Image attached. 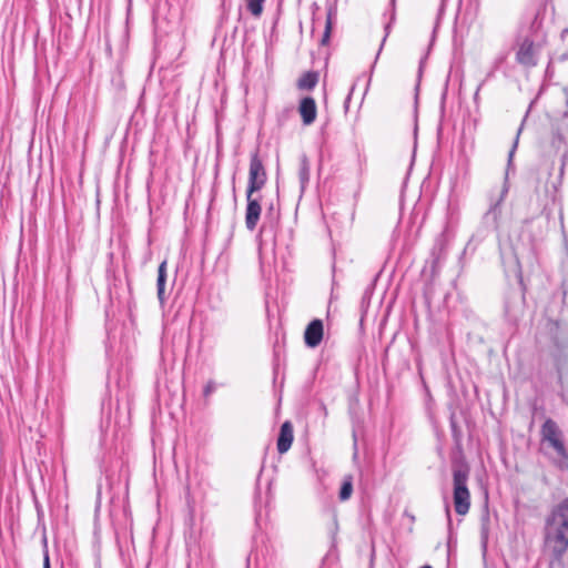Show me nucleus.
Returning a JSON list of instances; mask_svg holds the SVG:
<instances>
[{"instance_id": "nucleus-1", "label": "nucleus", "mask_w": 568, "mask_h": 568, "mask_svg": "<svg viewBox=\"0 0 568 568\" xmlns=\"http://www.w3.org/2000/svg\"><path fill=\"white\" fill-rule=\"evenodd\" d=\"M544 548L556 562H560L568 550V497L558 503L545 519Z\"/></svg>"}, {"instance_id": "nucleus-2", "label": "nucleus", "mask_w": 568, "mask_h": 568, "mask_svg": "<svg viewBox=\"0 0 568 568\" xmlns=\"http://www.w3.org/2000/svg\"><path fill=\"white\" fill-rule=\"evenodd\" d=\"M452 473L454 508L458 515L465 516L470 508V493L467 487L470 467L463 458L455 459L452 464Z\"/></svg>"}, {"instance_id": "nucleus-3", "label": "nucleus", "mask_w": 568, "mask_h": 568, "mask_svg": "<svg viewBox=\"0 0 568 568\" xmlns=\"http://www.w3.org/2000/svg\"><path fill=\"white\" fill-rule=\"evenodd\" d=\"M540 436L541 442L548 443L558 455L559 458L555 460V465L561 470L568 469V450L564 443L562 432L554 419L547 418L544 422L540 428Z\"/></svg>"}, {"instance_id": "nucleus-4", "label": "nucleus", "mask_w": 568, "mask_h": 568, "mask_svg": "<svg viewBox=\"0 0 568 568\" xmlns=\"http://www.w3.org/2000/svg\"><path fill=\"white\" fill-rule=\"evenodd\" d=\"M266 181L267 173L264 164L258 155V152H254L250 160L246 197H250V194H254L255 192L260 191L265 185Z\"/></svg>"}, {"instance_id": "nucleus-5", "label": "nucleus", "mask_w": 568, "mask_h": 568, "mask_svg": "<svg viewBox=\"0 0 568 568\" xmlns=\"http://www.w3.org/2000/svg\"><path fill=\"white\" fill-rule=\"evenodd\" d=\"M538 53L539 49L535 42L529 38H524L518 44L516 61L526 68H532L538 62Z\"/></svg>"}, {"instance_id": "nucleus-6", "label": "nucleus", "mask_w": 568, "mask_h": 568, "mask_svg": "<svg viewBox=\"0 0 568 568\" xmlns=\"http://www.w3.org/2000/svg\"><path fill=\"white\" fill-rule=\"evenodd\" d=\"M507 191V187H504L499 199L495 203H493L489 210L484 214L481 223L486 231L497 230L498 221L501 213L500 204L504 201Z\"/></svg>"}, {"instance_id": "nucleus-7", "label": "nucleus", "mask_w": 568, "mask_h": 568, "mask_svg": "<svg viewBox=\"0 0 568 568\" xmlns=\"http://www.w3.org/2000/svg\"><path fill=\"white\" fill-rule=\"evenodd\" d=\"M246 211H245V225L250 231H254L262 212V207L257 197H253V194H250V197H246Z\"/></svg>"}, {"instance_id": "nucleus-8", "label": "nucleus", "mask_w": 568, "mask_h": 568, "mask_svg": "<svg viewBox=\"0 0 568 568\" xmlns=\"http://www.w3.org/2000/svg\"><path fill=\"white\" fill-rule=\"evenodd\" d=\"M323 338V323L321 320H313L304 332V341L308 347H316Z\"/></svg>"}, {"instance_id": "nucleus-9", "label": "nucleus", "mask_w": 568, "mask_h": 568, "mask_svg": "<svg viewBox=\"0 0 568 568\" xmlns=\"http://www.w3.org/2000/svg\"><path fill=\"white\" fill-rule=\"evenodd\" d=\"M298 112L302 116L303 124L311 125L317 114L315 100L312 97L303 98L298 105Z\"/></svg>"}, {"instance_id": "nucleus-10", "label": "nucleus", "mask_w": 568, "mask_h": 568, "mask_svg": "<svg viewBox=\"0 0 568 568\" xmlns=\"http://www.w3.org/2000/svg\"><path fill=\"white\" fill-rule=\"evenodd\" d=\"M293 425L291 422L286 420L282 424L280 429V435L277 438V450L280 454L286 453L293 443Z\"/></svg>"}, {"instance_id": "nucleus-11", "label": "nucleus", "mask_w": 568, "mask_h": 568, "mask_svg": "<svg viewBox=\"0 0 568 568\" xmlns=\"http://www.w3.org/2000/svg\"><path fill=\"white\" fill-rule=\"evenodd\" d=\"M448 246V236L446 232H442L435 239L434 246L432 248L433 266L435 267L445 257Z\"/></svg>"}, {"instance_id": "nucleus-12", "label": "nucleus", "mask_w": 568, "mask_h": 568, "mask_svg": "<svg viewBox=\"0 0 568 568\" xmlns=\"http://www.w3.org/2000/svg\"><path fill=\"white\" fill-rule=\"evenodd\" d=\"M166 261H163L158 268L156 280V294L161 305H164L166 301L165 285H166Z\"/></svg>"}, {"instance_id": "nucleus-13", "label": "nucleus", "mask_w": 568, "mask_h": 568, "mask_svg": "<svg viewBox=\"0 0 568 568\" xmlns=\"http://www.w3.org/2000/svg\"><path fill=\"white\" fill-rule=\"evenodd\" d=\"M318 82V73L308 71L302 74L297 81V88L300 90H313Z\"/></svg>"}, {"instance_id": "nucleus-14", "label": "nucleus", "mask_w": 568, "mask_h": 568, "mask_svg": "<svg viewBox=\"0 0 568 568\" xmlns=\"http://www.w3.org/2000/svg\"><path fill=\"white\" fill-rule=\"evenodd\" d=\"M311 165L307 156L303 154L300 158L298 179L301 189L304 190L310 181Z\"/></svg>"}, {"instance_id": "nucleus-15", "label": "nucleus", "mask_w": 568, "mask_h": 568, "mask_svg": "<svg viewBox=\"0 0 568 568\" xmlns=\"http://www.w3.org/2000/svg\"><path fill=\"white\" fill-rule=\"evenodd\" d=\"M352 493H353V476L347 475L344 477L341 489H339V494H338L339 500L345 501V500L349 499L352 496Z\"/></svg>"}, {"instance_id": "nucleus-16", "label": "nucleus", "mask_w": 568, "mask_h": 568, "mask_svg": "<svg viewBox=\"0 0 568 568\" xmlns=\"http://www.w3.org/2000/svg\"><path fill=\"white\" fill-rule=\"evenodd\" d=\"M265 0H247V10L254 16L260 17L263 12Z\"/></svg>"}, {"instance_id": "nucleus-17", "label": "nucleus", "mask_w": 568, "mask_h": 568, "mask_svg": "<svg viewBox=\"0 0 568 568\" xmlns=\"http://www.w3.org/2000/svg\"><path fill=\"white\" fill-rule=\"evenodd\" d=\"M331 31H332V13L328 12L327 19H326V24H325V31H324L323 37L321 39V44L322 45H326L328 43L329 37H331Z\"/></svg>"}, {"instance_id": "nucleus-18", "label": "nucleus", "mask_w": 568, "mask_h": 568, "mask_svg": "<svg viewBox=\"0 0 568 568\" xmlns=\"http://www.w3.org/2000/svg\"><path fill=\"white\" fill-rule=\"evenodd\" d=\"M520 132H521V128L517 131V135H516V139H515V141H514L513 148H511V149H510V151H509V154H508V164H510V163H511V161H513V156H514L515 151H516L517 145H518V140H519Z\"/></svg>"}, {"instance_id": "nucleus-19", "label": "nucleus", "mask_w": 568, "mask_h": 568, "mask_svg": "<svg viewBox=\"0 0 568 568\" xmlns=\"http://www.w3.org/2000/svg\"><path fill=\"white\" fill-rule=\"evenodd\" d=\"M561 144H565L564 136L559 132L554 133L552 145L560 149Z\"/></svg>"}, {"instance_id": "nucleus-20", "label": "nucleus", "mask_w": 568, "mask_h": 568, "mask_svg": "<svg viewBox=\"0 0 568 568\" xmlns=\"http://www.w3.org/2000/svg\"><path fill=\"white\" fill-rule=\"evenodd\" d=\"M215 390V383L213 381L207 382L204 386L203 395L204 397H209Z\"/></svg>"}, {"instance_id": "nucleus-21", "label": "nucleus", "mask_w": 568, "mask_h": 568, "mask_svg": "<svg viewBox=\"0 0 568 568\" xmlns=\"http://www.w3.org/2000/svg\"><path fill=\"white\" fill-rule=\"evenodd\" d=\"M389 27H390V24H389V23H388V24H386V27H385V31H386V33H385V36H384V38H383V40H382V43H381V47H379V50H378V52H377V55H376L375 61H377V59H378V57H379V53H381V51H382V49H383V45H384V43H385V41H386V38L388 37V33H389ZM375 63H376V62H374V64H375Z\"/></svg>"}, {"instance_id": "nucleus-22", "label": "nucleus", "mask_w": 568, "mask_h": 568, "mask_svg": "<svg viewBox=\"0 0 568 568\" xmlns=\"http://www.w3.org/2000/svg\"><path fill=\"white\" fill-rule=\"evenodd\" d=\"M43 568H50V558H49L48 550L44 551Z\"/></svg>"}, {"instance_id": "nucleus-23", "label": "nucleus", "mask_w": 568, "mask_h": 568, "mask_svg": "<svg viewBox=\"0 0 568 568\" xmlns=\"http://www.w3.org/2000/svg\"><path fill=\"white\" fill-rule=\"evenodd\" d=\"M274 214V205L271 203L267 210V216H273Z\"/></svg>"}, {"instance_id": "nucleus-24", "label": "nucleus", "mask_w": 568, "mask_h": 568, "mask_svg": "<svg viewBox=\"0 0 568 568\" xmlns=\"http://www.w3.org/2000/svg\"><path fill=\"white\" fill-rule=\"evenodd\" d=\"M566 156H567V151H565L564 154H562V168H561V170L564 169Z\"/></svg>"}, {"instance_id": "nucleus-25", "label": "nucleus", "mask_w": 568, "mask_h": 568, "mask_svg": "<svg viewBox=\"0 0 568 568\" xmlns=\"http://www.w3.org/2000/svg\"><path fill=\"white\" fill-rule=\"evenodd\" d=\"M446 515H447L448 520H450V510H449L448 506L446 507Z\"/></svg>"}, {"instance_id": "nucleus-26", "label": "nucleus", "mask_w": 568, "mask_h": 568, "mask_svg": "<svg viewBox=\"0 0 568 568\" xmlns=\"http://www.w3.org/2000/svg\"><path fill=\"white\" fill-rule=\"evenodd\" d=\"M422 568H432V567H430V566H424V567H422Z\"/></svg>"}]
</instances>
